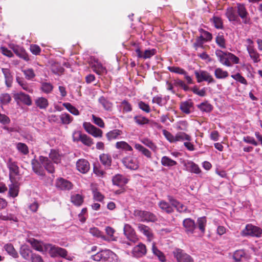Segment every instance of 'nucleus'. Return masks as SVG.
<instances>
[{"label": "nucleus", "mask_w": 262, "mask_h": 262, "mask_svg": "<svg viewBox=\"0 0 262 262\" xmlns=\"http://www.w3.org/2000/svg\"><path fill=\"white\" fill-rule=\"evenodd\" d=\"M18 192V187L13 184H12L9 185V193L10 195V196L12 197H15L17 195Z\"/></svg>", "instance_id": "69168bd1"}, {"label": "nucleus", "mask_w": 262, "mask_h": 262, "mask_svg": "<svg viewBox=\"0 0 262 262\" xmlns=\"http://www.w3.org/2000/svg\"><path fill=\"white\" fill-rule=\"evenodd\" d=\"M15 147L18 151L23 155H27L29 152V148L28 146L21 142H17L15 143Z\"/></svg>", "instance_id": "7c9ffc66"}, {"label": "nucleus", "mask_w": 262, "mask_h": 262, "mask_svg": "<svg viewBox=\"0 0 262 262\" xmlns=\"http://www.w3.org/2000/svg\"><path fill=\"white\" fill-rule=\"evenodd\" d=\"M117 255L108 249H105L92 255L91 258L95 261H108L110 262L117 260Z\"/></svg>", "instance_id": "7ed1b4c3"}, {"label": "nucleus", "mask_w": 262, "mask_h": 262, "mask_svg": "<svg viewBox=\"0 0 262 262\" xmlns=\"http://www.w3.org/2000/svg\"><path fill=\"white\" fill-rule=\"evenodd\" d=\"M76 168L82 173H87L90 168V163L85 159H79L76 162Z\"/></svg>", "instance_id": "f3484780"}, {"label": "nucleus", "mask_w": 262, "mask_h": 262, "mask_svg": "<svg viewBox=\"0 0 262 262\" xmlns=\"http://www.w3.org/2000/svg\"><path fill=\"white\" fill-rule=\"evenodd\" d=\"M93 122L101 128H104L105 126L103 120L100 117H97L94 115H92Z\"/></svg>", "instance_id": "680f3d73"}, {"label": "nucleus", "mask_w": 262, "mask_h": 262, "mask_svg": "<svg viewBox=\"0 0 262 262\" xmlns=\"http://www.w3.org/2000/svg\"><path fill=\"white\" fill-rule=\"evenodd\" d=\"M215 76L217 79L225 78L228 76V73L227 71L223 70L221 68H217L215 71Z\"/></svg>", "instance_id": "052dcab7"}, {"label": "nucleus", "mask_w": 262, "mask_h": 262, "mask_svg": "<svg viewBox=\"0 0 262 262\" xmlns=\"http://www.w3.org/2000/svg\"><path fill=\"white\" fill-rule=\"evenodd\" d=\"M246 256V254L244 250H236L233 254V258L236 262L242 261L243 258H245Z\"/></svg>", "instance_id": "e433bc0d"}, {"label": "nucleus", "mask_w": 262, "mask_h": 262, "mask_svg": "<svg viewBox=\"0 0 262 262\" xmlns=\"http://www.w3.org/2000/svg\"><path fill=\"white\" fill-rule=\"evenodd\" d=\"M115 147L118 149H121L125 151L133 150V148L131 146L125 141H119L116 142Z\"/></svg>", "instance_id": "ea45409f"}, {"label": "nucleus", "mask_w": 262, "mask_h": 262, "mask_svg": "<svg viewBox=\"0 0 262 262\" xmlns=\"http://www.w3.org/2000/svg\"><path fill=\"white\" fill-rule=\"evenodd\" d=\"M138 106L141 110L147 113L150 112V108L149 105L143 101H140L138 103Z\"/></svg>", "instance_id": "774afa93"}, {"label": "nucleus", "mask_w": 262, "mask_h": 262, "mask_svg": "<svg viewBox=\"0 0 262 262\" xmlns=\"http://www.w3.org/2000/svg\"><path fill=\"white\" fill-rule=\"evenodd\" d=\"M12 49L16 54L20 57L24 59L25 60L29 59V57L25 51L22 48L18 46H13Z\"/></svg>", "instance_id": "c9c22d12"}, {"label": "nucleus", "mask_w": 262, "mask_h": 262, "mask_svg": "<svg viewBox=\"0 0 262 262\" xmlns=\"http://www.w3.org/2000/svg\"><path fill=\"white\" fill-rule=\"evenodd\" d=\"M141 142L146 146L150 148L153 151L156 152L157 150V146L153 143L151 140L148 139H143L141 140Z\"/></svg>", "instance_id": "13d9d810"}, {"label": "nucleus", "mask_w": 262, "mask_h": 262, "mask_svg": "<svg viewBox=\"0 0 262 262\" xmlns=\"http://www.w3.org/2000/svg\"><path fill=\"white\" fill-rule=\"evenodd\" d=\"M167 98L166 97H162L161 95H157L153 97L152 102L156 103L160 106H164L167 103Z\"/></svg>", "instance_id": "79ce46f5"}, {"label": "nucleus", "mask_w": 262, "mask_h": 262, "mask_svg": "<svg viewBox=\"0 0 262 262\" xmlns=\"http://www.w3.org/2000/svg\"><path fill=\"white\" fill-rule=\"evenodd\" d=\"M53 89V86L51 83L47 82L41 83V90L43 92L49 94L52 91Z\"/></svg>", "instance_id": "4d7b16f0"}, {"label": "nucleus", "mask_w": 262, "mask_h": 262, "mask_svg": "<svg viewBox=\"0 0 262 262\" xmlns=\"http://www.w3.org/2000/svg\"><path fill=\"white\" fill-rule=\"evenodd\" d=\"M71 202L76 206H79L82 205L83 202V197L79 194H74L71 196Z\"/></svg>", "instance_id": "8fccbe9b"}, {"label": "nucleus", "mask_w": 262, "mask_h": 262, "mask_svg": "<svg viewBox=\"0 0 262 262\" xmlns=\"http://www.w3.org/2000/svg\"><path fill=\"white\" fill-rule=\"evenodd\" d=\"M123 165L131 170H137L139 168V162L137 158L133 156H127L122 159Z\"/></svg>", "instance_id": "1a4fd4ad"}, {"label": "nucleus", "mask_w": 262, "mask_h": 262, "mask_svg": "<svg viewBox=\"0 0 262 262\" xmlns=\"http://www.w3.org/2000/svg\"><path fill=\"white\" fill-rule=\"evenodd\" d=\"M123 232L124 234L130 242L135 243L138 241V238L135 231L130 225L127 224L124 225Z\"/></svg>", "instance_id": "9d476101"}, {"label": "nucleus", "mask_w": 262, "mask_h": 262, "mask_svg": "<svg viewBox=\"0 0 262 262\" xmlns=\"http://www.w3.org/2000/svg\"><path fill=\"white\" fill-rule=\"evenodd\" d=\"M35 103L36 105L40 109H46L49 105L47 99L42 97L37 98Z\"/></svg>", "instance_id": "473e14b6"}, {"label": "nucleus", "mask_w": 262, "mask_h": 262, "mask_svg": "<svg viewBox=\"0 0 262 262\" xmlns=\"http://www.w3.org/2000/svg\"><path fill=\"white\" fill-rule=\"evenodd\" d=\"M188 126V123L186 121L181 120L176 122L174 124V127L177 130L187 131Z\"/></svg>", "instance_id": "a18cd8bd"}, {"label": "nucleus", "mask_w": 262, "mask_h": 262, "mask_svg": "<svg viewBox=\"0 0 262 262\" xmlns=\"http://www.w3.org/2000/svg\"><path fill=\"white\" fill-rule=\"evenodd\" d=\"M56 186L61 190H70L72 187V184L70 181L62 178L56 180Z\"/></svg>", "instance_id": "5701e85b"}, {"label": "nucleus", "mask_w": 262, "mask_h": 262, "mask_svg": "<svg viewBox=\"0 0 262 262\" xmlns=\"http://www.w3.org/2000/svg\"><path fill=\"white\" fill-rule=\"evenodd\" d=\"M2 71L5 75V82L7 86L10 87L12 82V75L9 69H3Z\"/></svg>", "instance_id": "a19ab883"}, {"label": "nucleus", "mask_w": 262, "mask_h": 262, "mask_svg": "<svg viewBox=\"0 0 262 262\" xmlns=\"http://www.w3.org/2000/svg\"><path fill=\"white\" fill-rule=\"evenodd\" d=\"M72 138L74 142L81 141L82 144L88 146H91L94 143L93 140L90 137L79 130H75L73 133Z\"/></svg>", "instance_id": "423d86ee"}, {"label": "nucleus", "mask_w": 262, "mask_h": 262, "mask_svg": "<svg viewBox=\"0 0 262 262\" xmlns=\"http://www.w3.org/2000/svg\"><path fill=\"white\" fill-rule=\"evenodd\" d=\"M112 181L114 185L122 187L128 183V179L125 176L117 174L113 177Z\"/></svg>", "instance_id": "412c9836"}, {"label": "nucleus", "mask_w": 262, "mask_h": 262, "mask_svg": "<svg viewBox=\"0 0 262 262\" xmlns=\"http://www.w3.org/2000/svg\"><path fill=\"white\" fill-rule=\"evenodd\" d=\"M185 169L189 172L199 174L201 170L199 166L191 161H187L184 164Z\"/></svg>", "instance_id": "4be33fe9"}, {"label": "nucleus", "mask_w": 262, "mask_h": 262, "mask_svg": "<svg viewBox=\"0 0 262 262\" xmlns=\"http://www.w3.org/2000/svg\"><path fill=\"white\" fill-rule=\"evenodd\" d=\"M158 206L163 211L167 213H171L173 212V206L168 202L164 200H161L158 203Z\"/></svg>", "instance_id": "c85d7f7f"}, {"label": "nucleus", "mask_w": 262, "mask_h": 262, "mask_svg": "<svg viewBox=\"0 0 262 262\" xmlns=\"http://www.w3.org/2000/svg\"><path fill=\"white\" fill-rule=\"evenodd\" d=\"M174 142L184 140L189 141L191 140V137L184 132H178L176 135H174Z\"/></svg>", "instance_id": "72a5a7b5"}, {"label": "nucleus", "mask_w": 262, "mask_h": 262, "mask_svg": "<svg viewBox=\"0 0 262 262\" xmlns=\"http://www.w3.org/2000/svg\"><path fill=\"white\" fill-rule=\"evenodd\" d=\"M247 49L251 58L253 60L254 62H257L259 61V54L256 52L253 47V42L250 39L246 40Z\"/></svg>", "instance_id": "f8f14e48"}, {"label": "nucleus", "mask_w": 262, "mask_h": 262, "mask_svg": "<svg viewBox=\"0 0 262 262\" xmlns=\"http://www.w3.org/2000/svg\"><path fill=\"white\" fill-rule=\"evenodd\" d=\"M20 254L25 259H29L31 258L32 255L31 250L25 246L21 247Z\"/></svg>", "instance_id": "49530a36"}, {"label": "nucleus", "mask_w": 262, "mask_h": 262, "mask_svg": "<svg viewBox=\"0 0 262 262\" xmlns=\"http://www.w3.org/2000/svg\"><path fill=\"white\" fill-rule=\"evenodd\" d=\"M215 54L220 62L224 66L238 63L239 58L231 53H225L220 50H217Z\"/></svg>", "instance_id": "f03ea898"}, {"label": "nucleus", "mask_w": 262, "mask_h": 262, "mask_svg": "<svg viewBox=\"0 0 262 262\" xmlns=\"http://www.w3.org/2000/svg\"><path fill=\"white\" fill-rule=\"evenodd\" d=\"M123 134L121 130L115 129L112 130L106 134L107 140L110 141L113 140H118L121 138V136Z\"/></svg>", "instance_id": "bb28decb"}, {"label": "nucleus", "mask_w": 262, "mask_h": 262, "mask_svg": "<svg viewBox=\"0 0 262 262\" xmlns=\"http://www.w3.org/2000/svg\"><path fill=\"white\" fill-rule=\"evenodd\" d=\"M100 160L101 163L106 167H109L111 165V157L107 155L103 154L100 156Z\"/></svg>", "instance_id": "37998d69"}, {"label": "nucleus", "mask_w": 262, "mask_h": 262, "mask_svg": "<svg viewBox=\"0 0 262 262\" xmlns=\"http://www.w3.org/2000/svg\"><path fill=\"white\" fill-rule=\"evenodd\" d=\"M198 107L203 112L209 113L213 108L212 106L208 102H204L198 105Z\"/></svg>", "instance_id": "de8ad7c7"}, {"label": "nucleus", "mask_w": 262, "mask_h": 262, "mask_svg": "<svg viewBox=\"0 0 262 262\" xmlns=\"http://www.w3.org/2000/svg\"><path fill=\"white\" fill-rule=\"evenodd\" d=\"M146 252L145 245L142 243H140L133 248L132 253L133 256L139 258L144 256Z\"/></svg>", "instance_id": "dca6fc26"}, {"label": "nucleus", "mask_w": 262, "mask_h": 262, "mask_svg": "<svg viewBox=\"0 0 262 262\" xmlns=\"http://www.w3.org/2000/svg\"><path fill=\"white\" fill-rule=\"evenodd\" d=\"M47 253H49L53 257L60 256L68 260H72V257L68 255V252L66 249L52 244H49L47 246Z\"/></svg>", "instance_id": "20e7f679"}, {"label": "nucleus", "mask_w": 262, "mask_h": 262, "mask_svg": "<svg viewBox=\"0 0 262 262\" xmlns=\"http://www.w3.org/2000/svg\"><path fill=\"white\" fill-rule=\"evenodd\" d=\"M226 15L230 21H237L238 19L236 8L230 7L227 9Z\"/></svg>", "instance_id": "cd10ccee"}, {"label": "nucleus", "mask_w": 262, "mask_h": 262, "mask_svg": "<svg viewBox=\"0 0 262 262\" xmlns=\"http://www.w3.org/2000/svg\"><path fill=\"white\" fill-rule=\"evenodd\" d=\"M98 101L106 111H111L113 107V103L104 96L99 98Z\"/></svg>", "instance_id": "c756f323"}, {"label": "nucleus", "mask_w": 262, "mask_h": 262, "mask_svg": "<svg viewBox=\"0 0 262 262\" xmlns=\"http://www.w3.org/2000/svg\"><path fill=\"white\" fill-rule=\"evenodd\" d=\"M63 106L68 110L71 114L75 116H78L79 115V111L74 106H73L71 103L67 102L63 103Z\"/></svg>", "instance_id": "5fc2aeb1"}, {"label": "nucleus", "mask_w": 262, "mask_h": 262, "mask_svg": "<svg viewBox=\"0 0 262 262\" xmlns=\"http://www.w3.org/2000/svg\"><path fill=\"white\" fill-rule=\"evenodd\" d=\"M90 233L94 236L100 237L105 241L107 240L105 235L96 227L91 228L90 229Z\"/></svg>", "instance_id": "864d4df0"}, {"label": "nucleus", "mask_w": 262, "mask_h": 262, "mask_svg": "<svg viewBox=\"0 0 262 262\" xmlns=\"http://www.w3.org/2000/svg\"><path fill=\"white\" fill-rule=\"evenodd\" d=\"M195 74L198 82L206 81L208 83H215L214 79L207 72L203 71H195Z\"/></svg>", "instance_id": "2eb2a0df"}, {"label": "nucleus", "mask_w": 262, "mask_h": 262, "mask_svg": "<svg viewBox=\"0 0 262 262\" xmlns=\"http://www.w3.org/2000/svg\"><path fill=\"white\" fill-rule=\"evenodd\" d=\"M167 199L171 205L174 207L178 212H184L186 211L187 207L174 199L172 196L168 195Z\"/></svg>", "instance_id": "6ab92c4d"}, {"label": "nucleus", "mask_w": 262, "mask_h": 262, "mask_svg": "<svg viewBox=\"0 0 262 262\" xmlns=\"http://www.w3.org/2000/svg\"><path fill=\"white\" fill-rule=\"evenodd\" d=\"M135 148L137 150H138L139 151L141 152L146 158H147L148 159L151 158V152L148 149L145 148L144 146H143L141 144H138V143L135 144Z\"/></svg>", "instance_id": "f704fd0d"}, {"label": "nucleus", "mask_w": 262, "mask_h": 262, "mask_svg": "<svg viewBox=\"0 0 262 262\" xmlns=\"http://www.w3.org/2000/svg\"><path fill=\"white\" fill-rule=\"evenodd\" d=\"M192 107V103L189 101H185L182 102L180 105L181 111L187 114L190 113V108Z\"/></svg>", "instance_id": "6e6d98bb"}, {"label": "nucleus", "mask_w": 262, "mask_h": 262, "mask_svg": "<svg viewBox=\"0 0 262 262\" xmlns=\"http://www.w3.org/2000/svg\"><path fill=\"white\" fill-rule=\"evenodd\" d=\"M231 77L233 78L235 80H236L237 81H238L242 84H244L245 85L247 84V80H246V79L239 73H237V74H236L234 75H232Z\"/></svg>", "instance_id": "338daca9"}, {"label": "nucleus", "mask_w": 262, "mask_h": 262, "mask_svg": "<svg viewBox=\"0 0 262 262\" xmlns=\"http://www.w3.org/2000/svg\"><path fill=\"white\" fill-rule=\"evenodd\" d=\"M156 50L155 49H148L142 52L139 49H137L136 52L138 57L143 59H147L154 56L156 53Z\"/></svg>", "instance_id": "393cba45"}, {"label": "nucleus", "mask_w": 262, "mask_h": 262, "mask_svg": "<svg viewBox=\"0 0 262 262\" xmlns=\"http://www.w3.org/2000/svg\"><path fill=\"white\" fill-rule=\"evenodd\" d=\"M83 127L88 134L91 135L94 137L101 138L102 137V130L97 128L90 122H84L83 123Z\"/></svg>", "instance_id": "0eeeda50"}, {"label": "nucleus", "mask_w": 262, "mask_h": 262, "mask_svg": "<svg viewBox=\"0 0 262 262\" xmlns=\"http://www.w3.org/2000/svg\"><path fill=\"white\" fill-rule=\"evenodd\" d=\"M238 16L242 19L243 23L248 24L250 22V18L248 17V13L243 4H238L235 8Z\"/></svg>", "instance_id": "ddd939ff"}, {"label": "nucleus", "mask_w": 262, "mask_h": 262, "mask_svg": "<svg viewBox=\"0 0 262 262\" xmlns=\"http://www.w3.org/2000/svg\"><path fill=\"white\" fill-rule=\"evenodd\" d=\"M243 233L245 235H249L252 236L259 237L262 233V230L258 227L248 224L243 231Z\"/></svg>", "instance_id": "9b49d317"}, {"label": "nucleus", "mask_w": 262, "mask_h": 262, "mask_svg": "<svg viewBox=\"0 0 262 262\" xmlns=\"http://www.w3.org/2000/svg\"><path fill=\"white\" fill-rule=\"evenodd\" d=\"M32 247L36 251H39L42 253H47V246L48 244H44L41 242L38 241L34 238H30L28 241Z\"/></svg>", "instance_id": "4468645a"}, {"label": "nucleus", "mask_w": 262, "mask_h": 262, "mask_svg": "<svg viewBox=\"0 0 262 262\" xmlns=\"http://www.w3.org/2000/svg\"><path fill=\"white\" fill-rule=\"evenodd\" d=\"M49 158L54 163L58 164L61 161V156L57 151L52 149L49 154Z\"/></svg>", "instance_id": "c03bdc74"}, {"label": "nucleus", "mask_w": 262, "mask_h": 262, "mask_svg": "<svg viewBox=\"0 0 262 262\" xmlns=\"http://www.w3.org/2000/svg\"><path fill=\"white\" fill-rule=\"evenodd\" d=\"M7 166L10 172L17 174L18 172V167L16 163L11 159H9L7 162Z\"/></svg>", "instance_id": "603ef678"}, {"label": "nucleus", "mask_w": 262, "mask_h": 262, "mask_svg": "<svg viewBox=\"0 0 262 262\" xmlns=\"http://www.w3.org/2000/svg\"><path fill=\"white\" fill-rule=\"evenodd\" d=\"M152 251L153 254L157 256L160 261L162 262L165 261L166 259L164 254L156 247L155 244H152Z\"/></svg>", "instance_id": "09e8293b"}, {"label": "nucleus", "mask_w": 262, "mask_h": 262, "mask_svg": "<svg viewBox=\"0 0 262 262\" xmlns=\"http://www.w3.org/2000/svg\"><path fill=\"white\" fill-rule=\"evenodd\" d=\"M173 253L178 262H194L192 257L182 249H177Z\"/></svg>", "instance_id": "6e6552de"}, {"label": "nucleus", "mask_w": 262, "mask_h": 262, "mask_svg": "<svg viewBox=\"0 0 262 262\" xmlns=\"http://www.w3.org/2000/svg\"><path fill=\"white\" fill-rule=\"evenodd\" d=\"M206 217H199L197 220V224L198 228L202 233H204L205 231V227L206 225Z\"/></svg>", "instance_id": "3c124183"}, {"label": "nucleus", "mask_w": 262, "mask_h": 262, "mask_svg": "<svg viewBox=\"0 0 262 262\" xmlns=\"http://www.w3.org/2000/svg\"><path fill=\"white\" fill-rule=\"evenodd\" d=\"M14 98L15 101L17 102L20 101L28 106L32 104V100L30 96L23 92L15 94L14 95Z\"/></svg>", "instance_id": "a211bd4d"}, {"label": "nucleus", "mask_w": 262, "mask_h": 262, "mask_svg": "<svg viewBox=\"0 0 262 262\" xmlns=\"http://www.w3.org/2000/svg\"><path fill=\"white\" fill-rule=\"evenodd\" d=\"M134 214L141 222H156L158 221L157 216L153 213L149 211L136 210Z\"/></svg>", "instance_id": "39448f33"}, {"label": "nucleus", "mask_w": 262, "mask_h": 262, "mask_svg": "<svg viewBox=\"0 0 262 262\" xmlns=\"http://www.w3.org/2000/svg\"><path fill=\"white\" fill-rule=\"evenodd\" d=\"M134 120L139 125L146 124L149 122V120L147 118L141 116H135Z\"/></svg>", "instance_id": "e2e57ef3"}, {"label": "nucleus", "mask_w": 262, "mask_h": 262, "mask_svg": "<svg viewBox=\"0 0 262 262\" xmlns=\"http://www.w3.org/2000/svg\"><path fill=\"white\" fill-rule=\"evenodd\" d=\"M31 164L33 171L38 176L45 175L43 167L49 173H53L55 171L53 163L46 157L40 156L38 160L34 159L32 160Z\"/></svg>", "instance_id": "f257e3e1"}, {"label": "nucleus", "mask_w": 262, "mask_h": 262, "mask_svg": "<svg viewBox=\"0 0 262 262\" xmlns=\"http://www.w3.org/2000/svg\"><path fill=\"white\" fill-rule=\"evenodd\" d=\"M11 100V98L9 94L4 93L0 95V101L3 104L9 103Z\"/></svg>", "instance_id": "0e129e2a"}, {"label": "nucleus", "mask_w": 262, "mask_h": 262, "mask_svg": "<svg viewBox=\"0 0 262 262\" xmlns=\"http://www.w3.org/2000/svg\"><path fill=\"white\" fill-rule=\"evenodd\" d=\"M4 249L7 253L14 258H17L18 256L17 251L14 248L11 244H7L4 247Z\"/></svg>", "instance_id": "4c0bfd02"}, {"label": "nucleus", "mask_w": 262, "mask_h": 262, "mask_svg": "<svg viewBox=\"0 0 262 262\" xmlns=\"http://www.w3.org/2000/svg\"><path fill=\"white\" fill-rule=\"evenodd\" d=\"M16 81L21 88L26 91L32 93L33 90L32 87L29 85L23 79L19 78V77H16Z\"/></svg>", "instance_id": "58836bf2"}, {"label": "nucleus", "mask_w": 262, "mask_h": 262, "mask_svg": "<svg viewBox=\"0 0 262 262\" xmlns=\"http://www.w3.org/2000/svg\"><path fill=\"white\" fill-rule=\"evenodd\" d=\"M161 162L163 166L168 167L176 166L177 164V162L176 161L166 156L162 157Z\"/></svg>", "instance_id": "2f4dec72"}, {"label": "nucleus", "mask_w": 262, "mask_h": 262, "mask_svg": "<svg viewBox=\"0 0 262 262\" xmlns=\"http://www.w3.org/2000/svg\"><path fill=\"white\" fill-rule=\"evenodd\" d=\"M183 225L187 234H192L196 228L194 221L190 219H185L183 222Z\"/></svg>", "instance_id": "aec40b11"}, {"label": "nucleus", "mask_w": 262, "mask_h": 262, "mask_svg": "<svg viewBox=\"0 0 262 262\" xmlns=\"http://www.w3.org/2000/svg\"><path fill=\"white\" fill-rule=\"evenodd\" d=\"M137 227L138 230L146 236L148 241H151L152 239L153 234L151 229L148 226L143 224H139Z\"/></svg>", "instance_id": "b1692460"}, {"label": "nucleus", "mask_w": 262, "mask_h": 262, "mask_svg": "<svg viewBox=\"0 0 262 262\" xmlns=\"http://www.w3.org/2000/svg\"><path fill=\"white\" fill-rule=\"evenodd\" d=\"M168 69L171 72L184 75L188 84H191L192 83L191 78L187 75L186 72L183 69L180 68V67H168Z\"/></svg>", "instance_id": "a878e982"}, {"label": "nucleus", "mask_w": 262, "mask_h": 262, "mask_svg": "<svg viewBox=\"0 0 262 262\" xmlns=\"http://www.w3.org/2000/svg\"><path fill=\"white\" fill-rule=\"evenodd\" d=\"M60 120L63 124H69L73 120V117L67 113L62 114L60 116Z\"/></svg>", "instance_id": "bf43d9fd"}]
</instances>
